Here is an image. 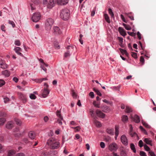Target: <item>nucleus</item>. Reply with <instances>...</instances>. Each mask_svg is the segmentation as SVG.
I'll return each mask as SVG.
<instances>
[{
	"instance_id": "obj_17",
	"label": "nucleus",
	"mask_w": 156,
	"mask_h": 156,
	"mask_svg": "<svg viewBox=\"0 0 156 156\" xmlns=\"http://www.w3.org/2000/svg\"><path fill=\"white\" fill-rule=\"evenodd\" d=\"M57 152L56 150H51L49 152V156H57Z\"/></svg>"
},
{
	"instance_id": "obj_8",
	"label": "nucleus",
	"mask_w": 156,
	"mask_h": 156,
	"mask_svg": "<svg viewBox=\"0 0 156 156\" xmlns=\"http://www.w3.org/2000/svg\"><path fill=\"white\" fill-rule=\"evenodd\" d=\"M108 148L111 151H116L118 149V146L116 143H112L109 145Z\"/></svg>"
},
{
	"instance_id": "obj_27",
	"label": "nucleus",
	"mask_w": 156,
	"mask_h": 156,
	"mask_svg": "<svg viewBox=\"0 0 156 156\" xmlns=\"http://www.w3.org/2000/svg\"><path fill=\"white\" fill-rule=\"evenodd\" d=\"M104 16L106 22L108 23H110V21L109 17L108 15L107 14H104Z\"/></svg>"
},
{
	"instance_id": "obj_37",
	"label": "nucleus",
	"mask_w": 156,
	"mask_h": 156,
	"mask_svg": "<svg viewBox=\"0 0 156 156\" xmlns=\"http://www.w3.org/2000/svg\"><path fill=\"white\" fill-rule=\"evenodd\" d=\"M57 115L60 119H61L62 120L63 119V118L61 115V112L60 111L57 110Z\"/></svg>"
},
{
	"instance_id": "obj_52",
	"label": "nucleus",
	"mask_w": 156,
	"mask_h": 156,
	"mask_svg": "<svg viewBox=\"0 0 156 156\" xmlns=\"http://www.w3.org/2000/svg\"><path fill=\"white\" fill-rule=\"evenodd\" d=\"M54 46L55 48L57 49H59L60 48V46L57 43H56L54 44Z\"/></svg>"
},
{
	"instance_id": "obj_39",
	"label": "nucleus",
	"mask_w": 156,
	"mask_h": 156,
	"mask_svg": "<svg viewBox=\"0 0 156 156\" xmlns=\"http://www.w3.org/2000/svg\"><path fill=\"white\" fill-rule=\"evenodd\" d=\"M15 121L17 124L19 125H21V122L20 120L17 119H15Z\"/></svg>"
},
{
	"instance_id": "obj_13",
	"label": "nucleus",
	"mask_w": 156,
	"mask_h": 156,
	"mask_svg": "<svg viewBox=\"0 0 156 156\" xmlns=\"http://www.w3.org/2000/svg\"><path fill=\"white\" fill-rule=\"evenodd\" d=\"M101 108L103 112H108L110 111L109 108L106 105H104L101 106Z\"/></svg>"
},
{
	"instance_id": "obj_36",
	"label": "nucleus",
	"mask_w": 156,
	"mask_h": 156,
	"mask_svg": "<svg viewBox=\"0 0 156 156\" xmlns=\"http://www.w3.org/2000/svg\"><path fill=\"white\" fill-rule=\"evenodd\" d=\"M126 112L127 113H130L132 111L131 108H130L128 106H126Z\"/></svg>"
},
{
	"instance_id": "obj_41",
	"label": "nucleus",
	"mask_w": 156,
	"mask_h": 156,
	"mask_svg": "<svg viewBox=\"0 0 156 156\" xmlns=\"http://www.w3.org/2000/svg\"><path fill=\"white\" fill-rule=\"evenodd\" d=\"M30 98L32 99H35L36 98V96L33 94H31L30 95Z\"/></svg>"
},
{
	"instance_id": "obj_19",
	"label": "nucleus",
	"mask_w": 156,
	"mask_h": 156,
	"mask_svg": "<svg viewBox=\"0 0 156 156\" xmlns=\"http://www.w3.org/2000/svg\"><path fill=\"white\" fill-rule=\"evenodd\" d=\"M1 67L3 69H5L7 68V65L5 64V61L2 60L0 61Z\"/></svg>"
},
{
	"instance_id": "obj_16",
	"label": "nucleus",
	"mask_w": 156,
	"mask_h": 156,
	"mask_svg": "<svg viewBox=\"0 0 156 156\" xmlns=\"http://www.w3.org/2000/svg\"><path fill=\"white\" fill-rule=\"evenodd\" d=\"M119 31L120 34L123 36L124 37L126 35V34L124 29L121 27H119Z\"/></svg>"
},
{
	"instance_id": "obj_21",
	"label": "nucleus",
	"mask_w": 156,
	"mask_h": 156,
	"mask_svg": "<svg viewBox=\"0 0 156 156\" xmlns=\"http://www.w3.org/2000/svg\"><path fill=\"white\" fill-rule=\"evenodd\" d=\"M133 121L136 123H138L140 122V117L137 115H135L133 118Z\"/></svg>"
},
{
	"instance_id": "obj_55",
	"label": "nucleus",
	"mask_w": 156,
	"mask_h": 156,
	"mask_svg": "<svg viewBox=\"0 0 156 156\" xmlns=\"http://www.w3.org/2000/svg\"><path fill=\"white\" fill-rule=\"evenodd\" d=\"M16 156H25V155L23 153H20L16 154Z\"/></svg>"
},
{
	"instance_id": "obj_50",
	"label": "nucleus",
	"mask_w": 156,
	"mask_h": 156,
	"mask_svg": "<svg viewBox=\"0 0 156 156\" xmlns=\"http://www.w3.org/2000/svg\"><path fill=\"white\" fill-rule=\"evenodd\" d=\"M9 24H11L12 25L13 27H15V24L13 21L11 20H9Z\"/></svg>"
},
{
	"instance_id": "obj_25",
	"label": "nucleus",
	"mask_w": 156,
	"mask_h": 156,
	"mask_svg": "<svg viewBox=\"0 0 156 156\" xmlns=\"http://www.w3.org/2000/svg\"><path fill=\"white\" fill-rule=\"evenodd\" d=\"M2 74L6 77H8L10 75V72L7 70H5L2 72Z\"/></svg>"
},
{
	"instance_id": "obj_59",
	"label": "nucleus",
	"mask_w": 156,
	"mask_h": 156,
	"mask_svg": "<svg viewBox=\"0 0 156 156\" xmlns=\"http://www.w3.org/2000/svg\"><path fill=\"white\" fill-rule=\"evenodd\" d=\"M89 96L91 97L92 98H93L94 97V94L93 92H91L89 93Z\"/></svg>"
},
{
	"instance_id": "obj_61",
	"label": "nucleus",
	"mask_w": 156,
	"mask_h": 156,
	"mask_svg": "<svg viewBox=\"0 0 156 156\" xmlns=\"http://www.w3.org/2000/svg\"><path fill=\"white\" fill-rule=\"evenodd\" d=\"M95 11L96 9H94L91 13V16H94Z\"/></svg>"
},
{
	"instance_id": "obj_9",
	"label": "nucleus",
	"mask_w": 156,
	"mask_h": 156,
	"mask_svg": "<svg viewBox=\"0 0 156 156\" xmlns=\"http://www.w3.org/2000/svg\"><path fill=\"white\" fill-rule=\"evenodd\" d=\"M19 98L22 101L23 103H25L27 101L26 96L21 93H18Z\"/></svg>"
},
{
	"instance_id": "obj_62",
	"label": "nucleus",
	"mask_w": 156,
	"mask_h": 156,
	"mask_svg": "<svg viewBox=\"0 0 156 156\" xmlns=\"http://www.w3.org/2000/svg\"><path fill=\"white\" fill-rule=\"evenodd\" d=\"M137 35L139 39L140 40L141 39V35L139 32H137Z\"/></svg>"
},
{
	"instance_id": "obj_2",
	"label": "nucleus",
	"mask_w": 156,
	"mask_h": 156,
	"mask_svg": "<svg viewBox=\"0 0 156 156\" xmlns=\"http://www.w3.org/2000/svg\"><path fill=\"white\" fill-rule=\"evenodd\" d=\"M69 11L68 9L64 8L61 11L60 16L61 18L63 20H68L69 18Z\"/></svg>"
},
{
	"instance_id": "obj_51",
	"label": "nucleus",
	"mask_w": 156,
	"mask_h": 156,
	"mask_svg": "<svg viewBox=\"0 0 156 156\" xmlns=\"http://www.w3.org/2000/svg\"><path fill=\"white\" fill-rule=\"evenodd\" d=\"M127 33L128 34H129V35H130L132 37H134L135 36L136 34L135 33H134V32H128Z\"/></svg>"
},
{
	"instance_id": "obj_12",
	"label": "nucleus",
	"mask_w": 156,
	"mask_h": 156,
	"mask_svg": "<svg viewBox=\"0 0 156 156\" xmlns=\"http://www.w3.org/2000/svg\"><path fill=\"white\" fill-rule=\"evenodd\" d=\"M121 140L122 144L124 145H127L128 144L127 139L125 135H123L121 136Z\"/></svg>"
},
{
	"instance_id": "obj_53",
	"label": "nucleus",
	"mask_w": 156,
	"mask_h": 156,
	"mask_svg": "<svg viewBox=\"0 0 156 156\" xmlns=\"http://www.w3.org/2000/svg\"><path fill=\"white\" fill-rule=\"evenodd\" d=\"M100 145L101 147L102 148H104L105 147V144L103 142H101L100 144Z\"/></svg>"
},
{
	"instance_id": "obj_54",
	"label": "nucleus",
	"mask_w": 156,
	"mask_h": 156,
	"mask_svg": "<svg viewBox=\"0 0 156 156\" xmlns=\"http://www.w3.org/2000/svg\"><path fill=\"white\" fill-rule=\"evenodd\" d=\"M121 156H127L126 154L124 151H122L120 152Z\"/></svg>"
},
{
	"instance_id": "obj_40",
	"label": "nucleus",
	"mask_w": 156,
	"mask_h": 156,
	"mask_svg": "<svg viewBox=\"0 0 156 156\" xmlns=\"http://www.w3.org/2000/svg\"><path fill=\"white\" fill-rule=\"evenodd\" d=\"M14 50L16 53L21 51V48L19 47H16L15 48Z\"/></svg>"
},
{
	"instance_id": "obj_32",
	"label": "nucleus",
	"mask_w": 156,
	"mask_h": 156,
	"mask_svg": "<svg viewBox=\"0 0 156 156\" xmlns=\"http://www.w3.org/2000/svg\"><path fill=\"white\" fill-rule=\"evenodd\" d=\"M93 90L97 94V95H99L100 96H101L102 94L98 90L95 88H93Z\"/></svg>"
},
{
	"instance_id": "obj_49",
	"label": "nucleus",
	"mask_w": 156,
	"mask_h": 156,
	"mask_svg": "<svg viewBox=\"0 0 156 156\" xmlns=\"http://www.w3.org/2000/svg\"><path fill=\"white\" fill-rule=\"evenodd\" d=\"M127 16L131 20H133L134 18L132 16H131V13H128L127 14Z\"/></svg>"
},
{
	"instance_id": "obj_11",
	"label": "nucleus",
	"mask_w": 156,
	"mask_h": 156,
	"mask_svg": "<svg viewBox=\"0 0 156 156\" xmlns=\"http://www.w3.org/2000/svg\"><path fill=\"white\" fill-rule=\"evenodd\" d=\"M56 2V0H50L49 3L47 4V8H51L54 6Z\"/></svg>"
},
{
	"instance_id": "obj_60",
	"label": "nucleus",
	"mask_w": 156,
	"mask_h": 156,
	"mask_svg": "<svg viewBox=\"0 0 156 156\" xmlns=\"http://www.w3.org/2000/svg\"><path fill=\"white\" fill-rule=\"evenodd\" d=\"M62 120L61 119H59L57 120V122L60 125H61L62 124Z\"/></svg>"
},
{
	"instance_id": "obj_45",
	"label": "nucleus",
	"mask_w": 156,
	"mask_h": 156,
	"mask_svg": "<svg viewBox=\"0 0 156 156\" xmlns=\"http://www.w3.org/2000/svg\"><path fill=\"white\" fill-rule=\"evenodd\" d=\"M144 146L146 151H148L150 150V148L146 144H145Z\"/></svg>"
},
{
	"instance_id": "obj_44",
	"label": "nucleus",
	"mask_w": 156,
	"mask_h": 156,
	"mask_svg": "<svg viewBox=\"0 0 156 156\" xmlns=\"http://www.w3.org/2000/svg\"><path fill=\"white\" fill-rule=\"evenodd\" d=\"M138 145L140 147H143V142L141 140H140L139 141L138 143Z\"/></svg>"
},
{
	"instance_id": "obj_28",
	"label": "nucleus",
	"mask_w": 156,
	"mask_h": 156,
	"mask_svg": "<svg viewBox=\"0 0 156 156\" xmlns=\"http://www.w3.org/2000/svg\"><path fill=\"white\" fill-rule=\"evenodd\" d=\"M142 122L143 125L146 128L148 129H150L151 128L150 126L148 125L146 122H145L143 120H142Z\"/></svg>"
},
{
	"instance_id": "obj_38",
	"label": "nucleus",
	"mask_w": 156,
	"mask_h": 156,
	"mask_svg": "<svg viewBox=\"0 0 156 156\" xmlns=\"http://www.w3.org/2000/svg\"><path fill=\"white\" fill-rule=\"evenodd\" d=\"M70 55V51H68L67 52L65 53L64 56L66 58L69 57Z\"/></svg>"
},
{
	"instance_id": "obj_47",
	"label": "nucleus",
	"mask_w": 156,
	"mask_h": 156,
	"mask_svg": "<svg viewBox=\"0 0 156 156\" xmlns=\"http://www.w3.org/2000/svg\"><path fill=\"white\" fill-rule=\"evenodd\" d=\"M140 154L141 156H147L146 153L143 151H140Z\"/></svg>"
},
{
	"instance_id": "obj_15",
	"label": "nucleus",
	"mask_w": 156,
	"mask_h": 156,
	"mask_svg": "<svg viewBox=\"0 0 156 156\" xmlns=\"http://www.w3.org/2000/svg\"><path fill=\"white\" fill-rule=\"evenodd\" d=\"M129 127L130 130L129 133L131 137H133L135 135H137L136 133L135 132L133 133V128L131 124H130L129 125Z\"/></svg>"
},
{
	"instance_id": "obj_22",
	"label": "nucleus",
	"mask_w": 156,
	"mask_h": 156,
	"mask_svg": "<svg viewBox=\"0 0 156 156\" xmlns=\"http://www.w3.org/2000/svg\"><path fill=\"white\" fill-rule=\"evenodd\" d=\"M29 137L31 139H34L35 137V134L33 132H30L28 134Z\"/></svg>"
},
{
	"instance_id": "obj_23",
	"label": "nucleus",
	"mask_w": 156,
	"mask_h": 156,
	"mask_svg": "<svg viewBox=\"0 0 156 156\" xmlns=\"http://www.w3.org/2000/svg\"><path fill=\"white\" fill-rule=\"evenodd\" d=\"M16 152L15 150H11L9 151L8 153V156H15V154Z\"/></svg>"
},
{
	"instance_id": "obj_58",
	"label": "nucleus",
	"mask_w": 156,
	"mask_h": 156,
	"mask_svg": "<svg viewBox=\"0 0 156 156\" xmlns=\"http://www.w3.org/2000/svg\"><path fill=\"white\" fill-rule=\"evenodd\" d=\"M118 38L119 40V41L120 43H123V39L122 37H118Z\"/></svg>"
},
{
	"instance_id": "obj_35",
	"label": "nucleus",
	"mask_w": 156,
	"mask_h": 156,
	"mask_svg": "<svg viewBox=\"0 0 156 156\" xmlns=\"http://www.w3.org/2000/svg\"><path fill=\"white\" fill-rule=\"evenodd\" d=\"M93 105L95 107L99 108H100V104L97 103L96 101H94L93 102Z\"/></svg>"
},
{
	"instance_id": "obj_48",
	"label": "nucleus",
	"mask_w": 156,
	"mask_h": 156,
	"mask_svg": "<svg viewBox=\"0 0 156 156\" xmlns=\"http://www.w3.org/2000/svg\"><path fill=\"white\" fill-rule=\"evenodd\" d=\"M132 56L134 58H137V54L135 52H132Z\"/></svg>"
},
{
	"instance_id": "obj_43",
	"label": "nucleus",
	"mask_w": 156,
	"mask_h": 156,
	"mask_svg": "<svg viewBox=\"0 0 156 156\" xmlns=\"http://www.w3.org/2000/svg\"><path fill=\"white\" fill-rule=\"evenodd\" d=\"M15 44L17 46H20V43L19 40H16L15 41Z\"/></svg>"
},
{
	"instance_id": "obj_31",
	"label": "nucleus",
	"mask_w": 156,
	"mask_h": 156,
	"mask_svg": "<svg viewBox=\"0 0 156 156\" xmlns=\"http://www.w3.org/2000/svg\"><path fill=\"white\" fill-rule=\"evenodd\" d=\"M130 147L131 149L133 151V152L135 153L136 151L134 145L133 144L131 143L130 144Z\"/></svg>"
},
{
	"instance_id": "obj_7",
	"label": "nucleus",
	"mask_w": 156,
	"mask_h": 156,
	"mask_svg": "<svg viewBox=\"0 0 156 156\" xmlns=\"http://www.w3.org/2000/svg\"><path fill=\"white\" fill-rule=\"evenodd\" d=\"M53 33L55 35H58L62 34V31L57 26H55L53 28Z\"/></svg>"
},
{
	"instance_id": "obj_56",
	"label": "nucleus",
	"mask_w": 156,
	"mask_h": 156,
	"mask_svg": "<svg viewBox=\"0 0 156 156\" xmlns=\"http://www.w3.org/2000/svg\"><path fill=\"white\" fill-rule=\"evenodd\" d=\"M149 154L151 156H156L155 154L153 151H149Z\"/></svg>"
},
{
	"instance_id": "obj_46",
	"label": "nucleus",
	"mask_w": 156,
	"mask_h": 156,
	"mask_svg": "<svg viewBox=\"0 0 156 156\" xmlns=\"http://www.w3.org/2000/svg\"><path fill=\"white\" fill-rule=\"evenodd\" d=\"M5 82L2 80H0V87H1L5 84Z\"/></svg>"
},
{
	"instance_id": "obj_63",
	"label": "nucleus",
	"mask_w": 156,
	"mask_h": 156,
	"mask_svg": "<svg viewBox=\"0 0 156 156\" xmlns=\"http://www.w3.org/2000/svg\"><path fill=\"white\" fill-rule=\"evenodd\" d=\"M44 120L45 122H47L48 120V118L47 116H45L44 118Z\"/></svg>"
},
{
	"instance_id": "obj_24",
	"label": "nucleus",
	"mask_w": 156,
	"mask_h": 156,
	"mask_svg": "<svg viewBox=\"0 0 156 156\" xmlns=\"http://www.w3.org/2000/svg\"><path fill=\"white\" fill-rule=\"evenodd\" d=\"M121 118L122 121L125 123L127 122L128 120V116L126 115H123L122 117Z\"/></svg>"
},
{
	"instance_id": "obj_26",
	"label": "nucleus",
	"mask_w": 156,
	"mask_h": 156,
	"mask_svg": "<svg viewBox=\"0 0 156 156\" xmlns=\"http://www.w3.org/2000/svg\"><path fill=\"white\" fill-rule=\"evenodd\" d=\"M94 123L97 127H100L101 126V123L96 120L94 121Z\"/></svg>"
},
{
	"instance_id": "obj_30",
	"label": "nucleus",
	"mask_w": 156,
	"mask_h": 156,
	"mask_svg": "<svg viewBox=\"0 0 156 156\" xmlns=\"http://www.w3.org/2000/svg\"><path fill=\"white\" fill-rule=\"evenodd\" d=\"M119 50L121 53L123 54H125L126 56H128L129 54L126 50L121 48H120Z\"/></svg>"
},
{
	"instance_id": "obj_33",
	"label": "nucleus",
	"mask_w": 156,
	"mask_h": 156,
	"mask_svg": "<svg viewBox=\"0 0 156 156\" xmlns=\"http://www.w3.org/2000/svg\"><path fill=\"white\" fill-rule=\"evenodd\" d=\"M6 121V119L4 118H0V125H3Z\"/></svg>"
},
{
	"instance_id": "obj_29",
	"label": "nucleus",
	"mask_w": 156,
	"mask_h": 156,
	"mask_svg": "<svg viewBox=\"0 0 156 156\" xmlns=\"http://www.w3.org/2000/svg\"><path fill=\"white\" fill-rule=\"evenodd\" d=\"M107 132L108 133L111 135H113L114 134V130L113 129H107Z\"/></svg>"
},
{
	"instance_id": "obj_6",
	"label": "nucleus",
	"mask_w": 156,
	"mask_h": 156,
	"mask_svg": "<svg viewBox=\"0 0 156 156\" xmlns=\"http://www.w3.org/2000/svg\"><path fill=\"white\" fill-rule=\"evenodd\" d=\"M39 3V0H32V3L30 4L31 9L32 10H34L37 5Z\"/></svg>"
},
{
	"instance_id": "obj_10",
	"label": "nucleus",
	"mask_w": 156,
	"mask_h": 156,
	"mask_svg": "<svg viewBox=\"0 0 156 156\" xmlns=\"http://www.w3.org/2000/svg\"><path fill=\"white\" fill-rule=\"evenodd\" d=\"M96 113L97 115L99 117L104 118L105 116V114L103 113L99 109H97L96 111Z\"/></svg>"
},
{
	"instance_id": "obj_14",
	"label": "nucleus",
	"mask_w": 156,
	"mask_h": 156,
	"mask_svg": "<svg viewBox=\"0 0 156 156\" xmlns=\"http://www.w3.org/2000/svg\"><path fill=\"white\" fill-rule=\"evenodd\" d=\"M14 126L13 122L12 121L8 122L6 125V127L8 129H11Z\"/></svg>"
},
{
	"instance_id": "obj_20",
	"label": "nucleus",
	"mask_w": 156,
	"mask_h": 156,
	"mask_svg": "<svg viewBox=\"0 0 156 156\" xmlns=\"http://www.w3.org/2000/svg\"><path fill=\"white\" fill-rule=\"evenodd\" d=\"M144 141L147 144L150 145L152 146V141L150 138H145L144 140Z\"/></svg>"
},
{
	"instance_id": "obj_42",
	"label": "nucleus",
	"mask_w": 156,
	"mask_h": 156,
	"mask_svg": "<svg viewBox=\"0 0 156 156\" xmlns=\"http://www.w3.org/2000/svg\"><path fill=\"white\" fill-rule=\"evenodd\" d=\"M71 92H72V96H73V97L74 98H76V97H77V95L76 94V93L73 90H71Z\"/></svg>"
},
{
	"instance_id": "obj_34",
	"label": "nucleus",
	"mask_w": 156,
	"mask_h": 156,
	"mask_svg": "<svg viewBox=\"0 0 156 156\" xmlns=\"http://www.w3.org/2000/svg\"><path fill=\"white\" fill-rule=\"evenodd\" d=\"M108 13L111 16V18L114 17V14L113 13L112 9L111 8H109L108 9Z\"/></svg>"
},
{
	"instance_id": "obj_1",
	"label": "nucleus",
	"mask_w": 156,
	"mask_h": 156,
	"mask_svg": "<svg viewBox=\"0 0 156 156\" xmlns=\"http://www.w3.org/2000/svg\"><path fill=\"white\" fill-rule=\"evenodd\" d=\"M48 144L50 146V148L53 149H57L60 146V143L54 137L49 139L47 142Z\"/></svg>"
},
{
	"instance_id": "obj_5",
	"label": "nucleus",
	"mask_w": 156,
	"mask_h": 156,
	"mask_svg": "<svg viewBox=\"0 0 156 156\" xmlns=\"http://www.w3.org/2000/svg\"><path fill=\"white\" fill-rule=\"evenodd\" d=\"M41 15L39 12L34 13L32 17V20L35 22L39 21L41 19Z\"/></svg>"
},
{
	"instance_id": "obj_57",
	"label": "nucleus",
	"mask_w": 156,
	"mask_h": 156,
	"mask_svg": "<svg viewBox=\"0 0 156 156\" xmlns=\"http://www.w3.org/2000/svg\"><path fill=\"white\" fill-rule=\"evenodd\" d=\"M72 128L73 129H76V131H79L80 129V128L79 126H76V127H72Z\"/></svg>"
},
{
	"instance_id": "obj_4",
	"label": "nucleus",
	"mask_w": 156,
	"mask_h": 156,
	"mask_svg": "<svg viewBox=\"0 0 156 156\" xmlns=\"http://www.w3.org/2000/svg\"><path fill=\"white\" fill-rule=\"evenodd\" d=\"M44 87L42 93V97L44 98H46L49 93L50 91L48 90V85L46 83L44 84Z\"/></svg>"
},
{
	"instance_id": "obj_3",
	"label": "nucleus",
	"mask_w": 156,
	"mask_h": 156,
	"mask_svg": "<svg viewBox=\"0 0 156 156\" xmlns=\"http://www.w3.org/2000/svg\"><path fill=\"white\" fill-rule=\"evenodd\" d=\"M54 23V20L51 18H48L45 22V29L47 31H49Z\"/></svg>"
},
{
	"instance_id": "obj_64",
	"label": "nucleus",
	"mask_w": 156,
	"mask_h": 156,
	"mask_svg": "<svg viewBox=\"0 0 156 156\" xmlns=\"http://www.w3.org/2000/svg\"><path fill=\"white\" fill-rule=\"evenodd\" d=\"M23 141L26 144H27L29 142V141L27 138H24L23 140Z\"/></svg>"
},
{
	"instance_id": "obj_18",
	"label": "nucleus",
	"mask_w": 156,
	"mask_h": 156,
	"mask_svg": "<svg viewBox=\"0 0 156 156\" xmlns=\"http://www.w3.org/2000/svg\"><path fill=\"white\" fill-rule=\"evenodd\" d=\"M58 3L61 5H65L67 4L68 2V0H58Z\"/></svg>"
}]
</instances>
